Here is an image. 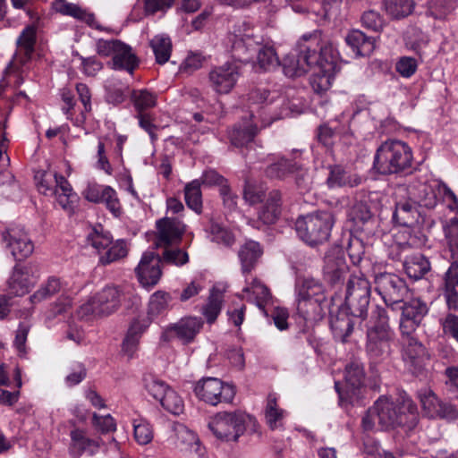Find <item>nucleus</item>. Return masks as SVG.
<instances>
[{"label": "nucleus", "mask_w": 458, "mask_h": 458, "mask_svg": "<svg viewBox=\"0 0 458 458\" xmlns=\"http://www.w3.org/2000/svg\"><path fill=\"white\" fill-rule=\"evenodd\" d=\"M325 41L329 40L323 38L319 30L303 35L298 41L296 48L285 55L279 64L284 75L293 78L306 73L315 64H318L321 45Z\"/></svg>", "instance_id": "7ed1b4c3"}, {"label": "nucleus", "mask_w": 458, "mask_h": 458, "mask_svg": "<svg viewBox=\"0 0 458 458\" xmlns=\"http://www.w3.org/2000/svg\"><path fill=\"white\" fill-rule=\"evenodd\" d=\"M203 325L204 322L201 318L185 317L165 327L161 338L166 342L177 338L182 344H190L194 341Z\"/></svg>", "instance_id": "4468645a"}, {"label": "nucleus", "mask_w": 458, "mask_h": 458, "mask_svg": "<svg viewBox=\"0 0 458 458\" xmlns=\"http://www.w3.org/2000/svg\"><path fill=\"white\" fill-rule=\"evenodd\" d=\"M149 45L157 64H164L169 60L172 52V42L169 37L157 35L150 40Z\"/></svg>", "instance_id": "79ce46f5"}, {"label": "nucleus", "mask_w": 458, "mask_h": 458, "mask_svg": "<svg viewBox=\"0 0 458 458\" xmlns=\"http://www.w3.org/2000/svg\"><path fill=\"white\" fill-rule=\"evenodd\" d=\"M418 398L420 399L423 411L428 417L435 418L437 406L438 405L439 400L432 390L428 388L420 389L418 392Z\"/></svg>", "instance_id": "4d7b16f0"}, {"label": "nucleus", "mask_w": 458, "mask_h": 458, "mask_svg": "<svg viewBox=\"0 0 458 458\" xmlns=\"http://www.w3.org/2000/svg\"><path fill=\"white\" fill-rule=\"evenodd\" d=\"M258 64L264 71H271L276 68L280 62L273 47H258Z\"/></svg>", "instance_id": "603ef678"}, {"label": "nucleus", "mask_w": 458, "mask_h": 458, "mask_svg": "<svg viewBox=\"0 0 458 458\" xmlns=\"http://www.w3.org/2000/svg\"><path fill=\"white\" fill-rule=\"evenodd\" d=\"M420 214L416 201L403 200L395 204L393 220L397 225L413 227L420 223Z\"/></svg>", "instance_id": "393cba45"}, {"label": "nucleus", "mask_w": 458, "mask_h": 458, "mask_svg": "<svg viewBox=\"0 0 458 458\" xmlns=\"http://www.w3.org/2000/svg\"><path fill=\"white\" fill-rule=\"evenodd\" d=\"M178 436L186 445L184 451L188 453L190 458H206V449L200 445L199 439L194 432L183 428L179 431Z\"/></svg>", "instance_id": "58836bf2"}, {"label": "nucleus", "mask_w": 458, "mask_h": 458, "mask_svg": "<svg viewBox=\"0 0 458 458\" xmlns=\"http://www.w3.org/2000/svg\"><path fill=\"white\" fill-rule=\"evenodd\" d=\"M296 292L297 296L301 298L310 299L318 302H322L325 300L322 284L312 277L298 279Z\"/></svg>", "instance_id": "2f4dec72"}, {"label": "nucleus", "mask_w": 458, "mask_h": 458, "mask_svg": "<svg viewBox=\"0 0 458 458\" xmlns=\"http://www.w3.org/2000/svg\"><path fill=\"white\" fill-rule=\"evenodd\" d=\"M222 303L223 293L214 287L210 292L207 304L202 308V314L208 323L212 324L216 321L222 310Z\"/></svg>", "instance_id": "c03bdc74"}, {"label": "nucleus", "mask_w": 458, "mask_h": 458, "mask_svg": "<svg viewBox=\"0 0 458 458\" xmlns=\"http://www.w3.org/2000/svg\"><path fill=\"white\" fill-rule=\"evenodd\" d=\"M194 393L199 399L214 406L220 403H231L235 395L233 386L216 377L199 380L194 387Z\"/></svg>", "instance_id": "9b49d317"}, {"label": "nucleus", "mask_w": 458, "mask_h": 458, "mask_svg": "<svg viewBox=\"0 0 458 458\" xmlns=\"http://www.w3.org/2000/svg\"><path fill=\"white\" fill-rule=\"evenodd\" d=\"M106 252L100 256L99 263L106 266L115 262L127 256L128 248L126 242L123 240H118L106 249Z\"/></svg>", "instance_id": "8fccbe9b"}, {"label": "nucleus", "mask_w": 458, "mask_h": 458, "mask_svg": "<svg viewBox=\"0 0 458 458\" xmlns=\"http://www.w3.org/2000/svg\"><path fill=\"white\" fill-rule=\"evenodd\" d=\"M360 21L363 27L375 32L380 31L385 24L380 13L373 10L364 12Z\"/></svg>", "instance_id": "052dcab7"}, {"label": "nucleus", "mask_w": 458, "mask_h": 458, "mask_svg": "<svg viewBox=\"0 0 458 458\" xmlns=\"http://www.w3.org/2000/svg\"><path fill=\"white\" fill-rule=\"evenodd\" d=\"M455 0H429L426 15L435 20L445 18L454 8Z\"/></svg>", "instance_id": "09e8293b"}, {"label": "nucleus", "mask_w": 458, "mask_h": 458, "mask_svg": "<svg viewBox=\"0 0 458 458\" xmlns=\"http://www.w3.org/2000/svg\"><path fill=\"white\" fill-rule=\"evenodd\" d=\"M403 359L414 375H419L428 360L425 346L412 334L403 335Z\"/></svg>", "instance_id": "dca6fc26"}, {"label": "nucleus", "mask_w": 458, "mask_h": 458, "mask_svg": "<svg viewBox=\"0 0 458 458\" xmlns=\"http://www.w3.org/2000/svg\"><path fill=\"white\" fill-rule=\"evenodd\" d=\"M242 75L241 66L236 63H226L213 68L208 73V84L218 94H228Z\"/></svg>", "instance_id": "ddd939ff"}, {"label": "nucleus", "mask_w": 458, "mask_h": 458, "mask_svg": "<svg viewBox=\"0 0 458 458\" xmlns=\"http://www.w3.org/2000/svg\"><path fill=\"white\" fill-rule=\"evenodd\" d=\"M370 300V284L360 276H352L349 278L346 293V309L353 317L360 318H367L368 307Z\"/></svg>", "instance_id": "1a4fd4ad"}, {"label": "nucleus", "mask_w": 458, "mask_h": 458, "mask_svg": "<svg viewBox=\"0 0 458 458\" xmlns=\"http://www.w3.org/2000/svg\"><path fill=\"white\" fill-rule=\"evenodd\" d=\"M201 182L199 180H193L188 182L184 187V199L187 206L200 214L202 211V193L200 190Z\"/></svg>", "instance_id": "37998d69"}, {"label": "nucleus", "mask_w": 458, "mask_h": 458, "mask_svg": "<svg viewBox=\"0 0 458 458\" xmlns=\"http://www.w3.org/2000/svg\"><path fill=\"white\" fill-rule=\"evenodd\" d=\"M270 92L265 89H255L248 94L249 107L250 108V119L261 120V127H266L270 124L269 122H266L261 114H259V105L272 103L274 97L269 98Z\"/></svg>", "instance_id": "72a5a7b5"}, {"label": "nucleus", "mask_w": 458, "mask_h": 458, "mask_svg": "<svg viewBox=\"0 0 458 458\" xmlns=\"http://www.w3.org/2000/svg\"><path fill=\"white\" fill-rule=\"evenodd\" d=\"M377 424L383 430L395 427H405L412 429L418 423L417 407L411 400H404L402 404L380 397L369 408L362 418V427L371 430Z\"/></svg>", "instance_id": "f257e3e1"}, {"label": "nucleus", "mask_w": 458, "mask_h": 458, "mask_svg": "<svg viewBox=\"0 0 458 458\" xmlns=\"http://www.w3.org/2000/svg\"><path fill=\"white\" fill-rule=\"evenodd\" d=\"M18 185L15 182L13 174L10 172L0 173V194L5 198H12L13 192L17 190Z\"/></svg>", "instance_id": "774afa93"}, {"label": "nucleus", "mask_w": 458, "mask_h": 458, "mask_svg": "<svg viewBox=\"0 0 458 458\" xmlns=\"http://www.w3.org/2000/svg\"><path fill=\"white\" fill-rule=\"evenodd\" d=\"M109 64L112 69L124 70L131 74L139 65V60L129 45L119 41Z\"/></svg>", "instance_id": "a878e982"}, {"label": "nucleus", "mask_w": 458, "mask_h": 458, "mask_svg": "<svg viewBox=\"0 0 458 458\" xmlns=\"http://www.w3.org/2000/svg\"><path fill=\"white\" fill-rule=\"evenodd\" d=\"M164 247L165 250L160 256L162 263L182 267L189 262V255L186 250L169 246Z\"/></svg>", "instance_id": "864d4df0"}, {"label": "nucleus", "mask_w": 458, "mask_h": 458, "mask_svg": "<svg viewBox=\"0 0 458 458\" xmlns=\"http://www.w3.org/2000/svg\"><path fill=\"white\" fill-rule=\"evenodd\" d=\"M171 300V296L168 293L163 291H157L154 293L150 296L148 301L147 317L152 319L154 317L161 314L163 311L167 310Z\"/></svg>", "instance_id": "de8ad7c7"}, {"label": "nucleus", "mask_w": 458, "mask_h": 458, "mask_svg": "<svg viewBox=\"0 0 458 458\" xmlns=\"http://www.w3.org/2000/svg\"><path fill=\"white\" fill-rule=\"evenodd\" d=\"M38 278V265L33 263L23 267L16 265L7 280L9 293L15 296H23L36 284Z\"/></svg>", "instance_id": "f8f14e48"}, {"label": "nucleus", "mask_w": 458, "mask_h": 458, "mask_svg": "<svg viewBox=\"0 0 458 458\" xmlns=\"http://www.w3.org/2000/svg\"><path fill=\"white\" fill-rule=\"evenodd\" d=\"M393 335V332L385 329L367 330L366 352L370 359L377 361L385 360L389 356Z\"/></svg>", "instance_id": "aec40b11"}, {"label": "nucleus", "mask_w": 458, "mask_h": 458, "mask_svg": "<svg viewBox=\"0 0 458 458\" xmlns=\"http://www.w3.org/2000/svg\"><path fill=\"white\" fill-rule=\"evenodd\" d=\"M388 320L389 318L386 310L384 307L376 306L372 310L370 317V322L372 325L368 329H385L388 332H393L389 326Z\"/></svg>", "instance_id": "bf43d9fd"}, {"label": "nucleus", "mask_w": 458, "mask_h": 458, "mask_svg": "<svg viewBox=\"0 0 458 458\" xmlns=\"http://www.w3.org/2000/svg\"><path fill=\"white\" fill-rule=\"evenodd\" d=\"M257 121L258 119H251L250 123L233 126L229 133L231 143L237 148L248 147L259 131Z\"/></svg>", "instance_id": "7c9ffc66"}, {"label": "nucleus", "mask_w": 458, "mask_h": 458, "mask_svg": "<svg viewBox=\"0 0 458 458\" xmlns=\"http://www.w3.org/2000/svg\"><path fill=\"white\" fill-rule=\"evenodd\" d=\"M345 42L357 56H368L375 49V39L360 30H351L345 37Z\"/></svg>", "instance_id": "c756f323"}, {"label": "nucleus", "mask_w": 458, "mask_h": 458, "mask_svg": "<svg viewBox=\"0 0 458 458\" xmlns=\"http://www.w3.org/2000/svg\"><path fill=\"white\" fill-rule=\"evenodd\" d=\"M339 54L331 41H325L321 45L319 60L312 68L317 69L310 82L313 90L321 93L327 90L331 86V81L336 70Z\"/></svg>", "instance_id": "423d86ee"}, {"label": "nucleus", "mask_w": 458, "mask_h": 458, "mask_svg": "<svg viewBox=\"0 0 458 458\" xmlns=\"http://www.w3.org/2000/svg\"><path fill=\"white\" fill-rule=\"evenodd\" d=\"M324 278L332 286L343 284L347 274L348 266L340 250L337 253H327L325 256Z\"/></svg>", "instance_id": "5701e85b"}, {"label": "nucleus", "mask_w": 458, "mask_h": 458, "mask_svg": "<svg viewBox=\"0 0 458 458\" xmlns=\"http://www.w3.org/2000/svg\"><path fill=\"white\" fill-rule=\"evenodd\" d=\"M71 444L69 453L72 458H79L83 453L89 455L96 454L100 447L98 440L87 437L86 432L80 428L71 431Z\"/></svg>", "instance_id": "b1692460"}, {"label": "nucleus", "mask_w": 458, "mask_h": 458, "mask_svg": "<svg viewBox=\"0 0 458 458\" xmlns=\"http://www.w3.org/2000/svg\"><path fill=\"white\" fill-rule=\"evenodd\" d=\"M122 292L119 287L106 285L98 292L79 309L81 318L88 316L104 317L115 312L121 306Z\"/></svg>", "instance_id": "0eeeda50"}, {"label": "nucleus", "mask_w": 458, "mask_h": 458, "mask_svg": "<svg viewBox=\"0 0 458 458\" xmlns=\"http://www.w3.org/2000/svg\"><path fill=\"white\" fill-rule=\"evenodd\" d=\"M334 220L331 213L321 211L297 219L295 228L298 235L310 245L328 240Z\"/></svg>", "instance_id": "39448f33"}, {"label": "nucleus", "mask_w": 458, "mask_h": 458, "mask_svg": "<svg viewBox=\"0 0 458 458\" xmlns=\"http://www.w3.org/2000/svg\"><path fill=\"white\" fill-rule=\"evenodd\" d=\"M326 182L331 189L344 186L355 187L360 184L361 179L356 175L347 174L340 165H330Z\"/></svg>", "instance_id": "c9c22d12"}, {"label": "nucleus", "mask_w": 458, "mask_h": 458, "mask_svg": "<svg viewBox=\"0 0 458 458\" xmlns=\"http://www.w3.org/2000/svg\"><path fill=\"white\" fill-rule=\"evenodd\" d=\"M63 288V284L59 278L50 276L47 281L40 285V287L30 297L31 304L36 305L46 300L50 299L55 293H59Z\"/></svg>", "instance_id": "4c0bfd02"}, {"label": "nucleus", "mask_w": 458, "mask_h": 458, "mask_svg": "<svg viewBox=\"0 0 458 458\" xmlns=\"http://www.w3.org/2000/svg\"><path fill=\"white\" fill-rule=\"evenodd\" d=\"M157 246H170L179 242L185 231V225L177 218L164 217L157 221Z\"/></svg>", "instance_id": "412c9836"}, {"label": "nucleus", "mask_w": 458, "mask_h": 458, "mask_svg": "<svg viewBox=\"0 0 458 458\" xmlns=\"http://www.w3.org/2000/svg\"><path fill=\"white\" fill-rule=\"evenodd\" d=\"M36 28L27 26L17 38V50L8 67L12 72H18L32 56L36 44Z\"/></svg>", "instance_id": "a211bd4d"}, {"label": "nucleus", "mask_w": 458, "mask_h": 458, "mask_svg": "<svg viewBox=\"0 0 458 458\" xmlns=\"http://www.w3.org/2000/svg\"><path fill=\"white\" fill-rule=\"evenodd\" d=\"M37 182V187L39 192L45 195H53L57 193V190H54L55 179L54 174L47 172L38 173L35 175Z\"/></svg>", "instance_id": "e2e57ef3"}, {"label": "nucleus", "mask_w": 458, "mask_h": 458, "mask_svg": "<svg viewBox=\"0 0 458 458\" xmlns=\"http://www.w3.org/2000/svg\"><path fill=\"white\" fill-rule=\"evenodd\" d=\"M376 292L386 305L394 307L400 304L407 296L409 289L403 278L394 273L381 272L374 276Z\"/></svg>", "instance_id": "9d476101"}, {"label": "nucleus", "mask_w": 458, "mask_h": 458, "mask_svg": "<svg viewBox=\"0 0 458 458\" xmlns=\"http://www.w3.org/2000/svg\"><path fill=\"white\" fill-rule=\"evenodd\" d=\"M112 235L101 225L94 227L87 235V242L98 251L107 249L112 244Z\"/></svg>", "instance_id": "3c124183"}, {"label": "nucleus", "mask_w": 458, "mask_h": 458, "mask_svg": "<svg viewBox=\"0 0 458 458\" xmlns=\"http://www.w3.org/2000/svg\"><path fill=\"white\" fill-rule=\"evenodd\" d=\"M300 170L301 166L296 162L280 158L267 167L266 174L272 179H284L289 174Z\"/></svg>", "instance_id": "a19ab883"}, {"label": "nucleus", "mask_w": 458, "mask_h": 458, "mask_svg": "<svg viewBox=\"0 0 458 458\" xmlns=\"http://www.w3.org/2000/svg\"><path fill=\"white\" fill-rule=\"evenodd\" d=\"M417 68V60L410 56L401 57L395 64L396 72L403 78L411 77L416 72Z\"/></svg>", "instance_id": "69168bd1"}, {"label": "nucleus", "mask_w": 458, "mask_h": 458, "mask_svg": "<svg viewBox=\"0 0 458 458\" xmlns=\"http://www.w3.org/2000/svg\"><path fill=\"white\" fill-rule=\"evenodd\" d=\"M134 437L140 445L148 444L153 438V431L149 423L144 420L134 423Z\"/></svg>", "instance_id": "338daca9"}, {"label": "nucleus", "mask_w": 458, "mask_h": 458, "mask_svg": "<svg viewBox=\"0 0 458 458\" xmlns=\"http://www.w3.org/2000/svg\"><path fill=\"white\" fill-rule=\"evenodd\" d=\"M83 194L87 200L94 203L104 202L114 216H120L121 205L115 191L110 186L89 184Z\"/></svg>", "instance_id": "4be33fe9"}, {"label": "nucleus", "mask_w": 458, "mask_h": 458, "mask_svg": "<svg viewBox=\"0 0 458 458\" xmlns=\"http://www.w3.org/2000/svg\"><path fill=\"white\" fill-rule=\"evenodd\" d=\"M373 169L381 175L410 174L413 168L411 148L399 140H387L376 150Z\"/></svg>", "instance_id": "f03ea898"}, {"label": "nucleus", "mask_w": 458, "mask_h": 458, "mask_svg": "<svg viewBox=\"0 0 458 458\" xmlns=\"http://www.w3.org/2000/svg\"><path fill=\"white\" fill-rule=\"evenodd\" d=\"M400 309L402 310L400 319L402 335L414 333L428 311L427 304L420 299H412L404 302Z\"/></svg>", "instance_id": "f3484780"}, {"label": "nucleus", "mask_w": 458, "mask_h": 458, "mask_svg": "<svg viewBox=\"0 0 458 458\" xmlns=\"http://www.w3.org/2000/svg\"><path fill=\"white\" fill-rule=\"evenodd\" d=\"M247 301L254 302L265 316H267L266 304L271 300L272 295L269 289L259 279L254 278L250 284H247L242 290Z\"/></svg>", "instance_id": "c85d7f7f"}, {"label": "nucleus", "mask_w": 458, "mask_h": 458, "mask_svg": "<svg viewBox=\"0 0 458 458\" xmlns=\"http://www.w3.org/2000/svg\"><path fill=\"white\" fill-rule=\"evenodd\" d=\"M345 131L344 129H340L337 126H330L327 123L321 124L318 128V140L324 146H331L333 144V140L335 135L343 134Z\"/></svg>", "instance_id": "680f3d73"}, {"label": "nucleus", "mask_w": 458, "mask_h": 458, "mask_svg": "<svg viewBox=\"0 0 458 458\" xmlns=\"http://www.w3.org/2000/svg\"><path fill=\"white\" fill-rule=\"evenodd\" d=\"M262 254L261 245L252 240L247 241L240 247L238 257L244 275L250 274L255 268Z\"/></svg>", "instance_id": "cd10ccee"}, {"label": "nucleus", "mask_w": 458, "mask_h": 458, "mask_svg": "<svg viewBox=\"0 0 458 458\" xmlns=\"http://www.w3.org/2000/svg\"><path fill=\"white\" fill-rule=\"evenodd\" d=\"M403 267L410 278L419 280L430 270V263L421 253H415L411 256L405 257Z\"/></svg>", "instance_id": "473e14b6"}, {"label": "nucleus", "mask_w": 458, "mask_h": 458, "mask_svg": "<svg viewBox=\"0 0 458 458\" xmlns=\"http://www.w3.org/2000/svg\"><path fill=\"white\" fill-rule=\"evenodd\" d=\"M159 403L164 409L174 415L182 413L184 410V403L182 399L171 387Z\"/></svg>", "instance_id": "6e6d98bb"}, {"label": "nucleus", "mask_w": 458, "mask_h": 458, "mask_svg": "<svg viewBox=\"0 0 458 458\" xmlns=\"http://www.w3.org/2000/svg\"><path fill=\"white\" fill-rule=\"evenodd\" d=\"M365 372L362 362L353 360L348 362L344 369V387L340 386V382L335 383V388L339 395V403L342 406L353 404L360 399L364 388Z\"/></svg>", "instance_id": "6e6552de"}, {"label": "nucleus", "mask_w": 458, "mask_h": 458, "mask_svg": "<svg viewBox=\"0 0 458 458\" xmlns=\"http://www.w3.org/2000/svg\"><path fill=\"white\" fill-rule=\"evenodd\" d=\"M161 258L152 251L144 252L135 268L138 280L144 287L155 286L162 276Z\"/></svg>", "instance_id": "6ab92c4d"}, {"label": "nucleus", "mask_w": 458, "mask_h": 458, "mask_svg": "<svg viewBox=\"0 0 458 458\" xmlns=\"http://www.w3.org/2000/svg\"><path fill=\"white\" fill-rule=\"evenodd\" d=\"M415 6L413 0H386L384 8L392 19L400 20L409 16Z\"/></svg>", "instance_id": "ea45409f"}, {"label": "nucleus", "mask_w": 458, "mask_h": 458, "mask_svg": "<svg viewBox=\"0 0 458 458\" xmlns=\"http://www.w3.org/2000/svg\"><path fill=\"white\" fill-rule=\"evenodd\" d=\"M351 313H348L347 310H340L338 313L331 318L330 327L334 335V338L341 343H346L348 337L353 331L354 319Z\"/></svg>", "instance_id": "bb28decb"}, {"label": "nucleus", "mask_w": 458, "mask_h": 458, "mask_svg": "<svg viewBox=\"0 0 458 458\" xmlns=\"http://www.w3.org/2000/svg\"><path fill=\"white\" fill-rule=\"evenodd\" d=\"M144 386L154 399L160 402L170 389V386L163 380L153 375H148L144 377Z\"/></svg>", "instance_id": "5fc2aeb1"}, {"label": "nucleus", "mask_w": 458, "mask_h": 458, "mask_svg": "<svg viewBox=\"0 0 458 458\" xmlns=\"http://www.w3.org/2000/svg\"><path fill=\"white\" fill-rule=\"evenodd\" d=\"M255 422L253 417L238 410L216 413L210 418L208 427L217 439L235 442L244 434L247 425Z\"/></svg>", "instance_id": "20e7f679"}, {"label": "nucleus", "mask_w": 458, "mask_h": 458, "mask_svg": "<svg viewBox=\"0 0 458 458\" xmlns=\"http://www.w3.org/2000/svg\"><path fill=\"white\" fill-rule=\"evenodd\" d=\"M237 38L247 39V40H248V38L259 39V37H257L254 34V30H253L251 24L245 20L238 21L237 22H235L233 27V30L230 32L229 38Z\"/></svg>", "instance_id": "0e129e2a"}, {"label": "nucleus", "mask_w": 458, "mask_h": 458, "mask_svg": "<svg viewBox=\"0 0 458 458\" xmlns=\"http://www.w3.org/2000/svg\"><path fill=\"white\" fill-rule=\"evenodd\" d=\"M444 232L452 258L458 257V218L450 219Z\"/></svg>", "instance_id": "13d9d810"}, {"label": "nucleus", "mask_w": 458, "mask_h": 458, "mask_svg": "<svg viewBox=\"0 0 458 458\" xmlns=\"http://www.w3.org/2000/svg\"><path fill=\"white\" fill-rule=\"evenodd\" d=\"M131 99L138 114L157 105V95L146 89L132 90Z\"/></svg>", "instance_id": "49530a36"}, {"label": "nucleus", "mask_w": 458, "mask_h": 458, "mask_svg": "<svg viewBox=\"0 0 458 458\" xmlns=\"http://www.w3.org/2000/svg\"><path fill=\"white\" fill-rule=\"evenodd\" d=\"M232 43L233 57L240 62H248L250 56L257 52L259 41L258 38H229Z\"/></svg>", "instance_id": "f704fd0d"}, {"label": "nucleus", "mask_w": 458, "mask_h": 458, "mask_svg": "<svg viewBox=\"0 0 458 458\" xmlns=\"http://www.w3.org/2000/svg\"><path fill=\"white\" fill-rule=\"evenodd\" d=\"M2 238L5 248L17 261L27 259L34 250V244L23 229L8 228L2 233Z\"/></svg>", "instance_id": "2eb2a0df"}, {"label": "nucleus", "mask_w": 458, "mask_h": 458, "mask_svg": "<svg viewBox=\"0 0 458 458\" xmlns=\"http://www.w3.org/2000/svg\"><path fill=\"white\" fill-rule=\"evenodd\" d=\"M206 232L209 234L211 241L218 244L229 247L234 242L233 234L219 223L210 220Z\"/></svg>", "instance_id": "a18cd8bd"}, {"label": "nucleus", "mask_w": 458, "mask_h": 458, "mask_svg": "<svg viewBox=\"0 0 458 458\" xmlns=\"http://www.w3.org/2000/svg\"><path fill=\"white\" fill-rule=\"evenodd\" d=\"M285 413V411L278 406L276 394L270 393L265 407V419L269 428L275 430L282 428Z\"/></svg>", "instance_id": "e433bc0d"}]
</instances>
